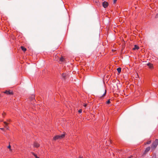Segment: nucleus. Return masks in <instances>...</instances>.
<instances>
[{"label": "nucleus", "instance_id": "f257e3e1", "mask_svg": "<svg viewBox=\"0 0 158 158\" xmlns=\"http://www.w3.org/2000/svg\"><path fill=\"white\" fill-rule=\"evenodd\" d=\"M158 144V140L156 139L155 141L152 143L151 148L152 149H154L157 146Z\"/></svg>", "mask_w": 158, "mask_h": 158}, {"label": "nucleus", "instance_id": "f03ea898", "mask_svg": "<svg viewBox=\"0 0 158 158\" xmlns=\"http://www.w3.org/2000/svg\"><path fill=\"white\" fill-rule=\"evenodd\" d=\"M65 136V135L63 134L61 135H58L55 136L53 138L54 140H56L58 139H61L63 138Z\"/></svg>", "mask_w": 158, "mask_h": 158}, {"label": "nucleus", "instance_id": "7ed1b4c3", "mask_svg": "<svg viewBox=\"0 0 158 158\" xmlns=\"http://www.w3.org/2000/svg\"><path fill=\"white\" fill-rule=\"evenodd\" d=\"M102 6L104 8H106L108 6V3L105 1L102 3Z\"/></svg>", "mask_w": 158, "mask_h": 158}, {"label": "nucleus", "instance_id": "20e7f679", "mask_svg": "<svg viewBox=\"0 0 158 158\" xmlns=\"http://www.w3.org/2000/svg\"><path fill=\"white\" fill-rule=\"evenodd\" d=\"M33 145L34 147L35 148H38L40 145V144L37 142H35Z\"/></svg>", "mask_w": 158, "mask_h": 158}, {"label": "nucleus", "instance_id": "39448f33", "mask_svg": "<svg viewBox=\"0 0 158 158\" xmlns=\"http://www.w3.org/2000/svg\"><path fill=\"white\" fill-rule=\"evenodd\" d=\"M4 93L7 95H11L13 94V92H12L8 91H5Z\"/></svg>", "mask_w": 158, "mask_h": 158}, {"label": "nucleus", "instance_id": "423d86ee", "mask_svg": "<svg viewBox=\"0 0 158 158\" xmlns=\"http://www.w3.org/2000/svg\"><path fill=\"white\" fill-rule=\"evenodd\" d=\"M150 149V147H147V148H146V149L145 150L144 153L145 154L147 153V152H148L149 151Z\"/></svg>", "mask_w": 158, "mask_h": 158}, {"label": "nucleus", "instance_id": "0eeeda50", "mask_svg": "<svg viewBox=\"0 0 158 158\" xmlns=\"http://www.w3.org/2000/svg\"><path fill=\"white\" fill-rule=\"evenodd\" d=\"M148 66L149 67V68L151 69H152L153 68V65L151 63H148L147 64Z\"/></svg>", "mask_w": 158, "mask_h": 158}, {"label": "nucleus", "instance_id": "6e6552de", "mask_svg": "<svg viewBox=\"0 0 158 158\" xmlns=\"http://www.w3.org/2000/svg\"><path fill=\"white\" fill-rule=\"evenodd\" d=\"M106 89H105L104 90V94H101L99 96L100 97H102L105 96L106 95Z\"/></svg>", "mask_w": 158, "mask_h": 158}, {"label": "nucleus", "instance_id": "1a4fd4ad", "mask_svg": "<svg viewBox=\"0 0 158 158\" xmlns=\"http://www.w3.org/2000/svg\"><path fill=\"white\" fill-rule=\"evenodd\" d=\"M4 123L5 124V127L6 128V129L7 130L9 129L8 127L7 126V123L6 122H4Z\"/></svg>", "mask_w": 158, "mask_h": 158}, {"label": "nucleus", "instance_id": "9d476101", "mask_svg": "<svg viewBox=\"0 0 158 158\" xmlns=\"http://www.w3.org/2000/svg\"><path fill=\"white\" fill-rule=\"evenodd\" d=\"M21 48L22 50L23 51L25 52L26 50V49L23 46H21Z\"/></svg>", "mask_w": 158, "mask_h": 158}, {"label": "nucleus", "instance_id": "9b49d317", "mask_svg": "<svg viewBox=\"0 0 158 158\" xmlns=\"http://www.w3.org/2000/svg\"><path fill=\"white\" fill-rule=\"evenodd\" d=\"M117 71L119 73H120L121 72V68L119 67V68H118L117 69Z\"/></svg>", "mask_w": 158, "mask_h": 158}, {"label": "nucleus", "instance_id": "f8f14e48", "mask_svg": "<svg viewBox=\"0 0 158 158\" xmlns=\"http://www.w3.org/2000/svg\"><path fill=\"white\" fill-rule=\"evenodd\" d=\"M139 48V47L138 46H137L136 45H135V46L134 48H133V49L135 50L136 49H138Z\"/></svg>", "mask_w": 158, "mask_h": 158}, {"label": "nucleus", "instance_id": "ddd939ff", "mask_svg": "<svg viewBox=\"0 0 158 158\" xmlns=\"http://www.w3.org/2000/svg\"><path fill=\"white\" fill-rule=\"evenodd\" d=\"M64 60V58L63 57H61L60 58L59 60L61 62L63 61Z\"/></svg>", "mask_w": 158, "mask_h": 158}, {"label": "nucleus", "instance_id": "4468645a", "mask_svg": "<svg viewBox=\"0 0 158 158\" xmlns=\"http://www.w3.org/2000/svg\"><path fill=\"white\" fill-rule=\"evenodd\" d=\"M31 153L35 157V158H39V157H38L36 154H34V153L33 152Z\"/></svg>", "mask_w": 158, "mask_h": 158}, {"label": "nucleus", "instance_id": "2eb2a0df", "mask_svg": "<svg viewBox=\"0 0 158 158\" xmlns=\"http://www.w3.org/2000/svg\"><path fill=\"white\" fill-rule=\"evenodd\" d=\"M151 143V141H149L147 142L146 144H149Z\"/></svg>", "mask_w": 158, "mask_h": 158}, {"label": "nucleus", "instance_id": "dca6fc26", "mask_svg": "<svg viewBox=\"0 0 158 158\" xmlns=\"http://www.w3.org/2000/svg\"><path fill=\"white\" fill-rule=\"evenodd\" d=\"M34 98V96L33 95H32L31 96V99L33 100Z\"/></svg>", "mask_w": 158, "mask_h": 158}, {"label": "nucleus", "instance_id": "f3484780", "mask_svg": "<svg viewBox=\"0 0 158 158\" xmlns=\"http://www.w3.org/2000/svg\"><path fill=\"white\" fill-rule=\"evenodd\" d=\"M110 100H108L107 102H106V103L107 104H110Z\"/></svg>", "mask_w": 158, "mask_h": 158}, {"label": "nucleus", "instance_id": "a211bd4d", "mask_svg": "<svg viewBox=\"0 0 158 158\" xmlns=\"http://www.w3.org/2000/svg\"><path fill=\"white\" fill-rule=\"evenodd\" d=\"M78 112H79V113H81V112H82V110H81V109H80V110H78Z\"/></svg>", "mask_w": 158, "mask_h": 158}, {"label": "nucleus", "instance_id": "6ab92c4d", "mask_svg": "<svg viewBox=\"0 0 158 158\" xmlns=\"http://www.w3.org/2000/svg\"><path fill=\"white\" fill-rule=\"evenodd\" d=\"M65 74L64 73H63L62 75V76L63 77H65Z\"/></svg>", "mask_w": 158, "mask_h": 158}, {"label": "nucleus", "instance_id": "aec40b11", "mask_svg": "<svg viewBox=\"0 0 158 158\" xmlns=\"http://www.w3.org/2000/svg\"><path fill=\"white\" fill-rule=\"evenodd\" d=\"M7 148L10 149V148H11V146H10V145H9L8 147H7Z\"/></svg>", "mask_w": 158, "mask_h": 158}, {"label": "nucleus", "instance_id": "412c9836", "mask_svg": "<svg viewBox=\"0 0 158 158\" xmlns=\"http://www.w3.org/2000/svg\"><path fill=\"white\" fill-rule=\"evenodd\" d=\"M86 106V104H84V106L85 107Z\"/></svg>", "mask_w": 158, "mask_h": 158}, {"label": "nucleus", "instance_id": "4be33fe9", "mask_svg": "<svg viewBox=\"0 0 158 158\" xmlns=\"http://www.w3.org/2000/svg\"><path fill=\"white\" fill-rule=\"evenodd\" d=\"M58 59V58H55V60H57Z\"/></svg>", "mask_w": 158, "mask_h": 158}, {"label": "nucleus", "instance_id": "5701e85b", "mask_svg": "<svg viewBox=\"0 0 158 158\" xmlns=\"http://www.w3.org/2000/svg\"><path fill=\"white\" fill-rule=\"evenodd\" d=\"M0 129L2 130H4V128H1Z\"/></svg>", "mask_w": 158, "mask_h": 158}, {"label": "nucleus", "instance_id": "b1692460", "mask_svg": "<svg viewBox=\"0 0 158 158\" xmlns=\"http://www.w3.org/2000/svg\"><path fill=\"white\" fill-rule=\"evenodd\" d=\"M4 114H5V113H4L2 114V115H4Z\"/></svg>", "mask_w": 158, "mask_h": 158}, {"label": "nucleus", "instance_id": "393cba45", "mask_svg": "<svg viewBox=\"0 0 158 158\" xmlns=\"http://www.w3.org/2000/svg\"><path fill=\"white\" fill-rule=\"evenodd\" d=\"M117 0H114V2H115V1H116Z\"/></svg>", "mask_w": 158, "mask_h": 158}, {"label": "nucleus", "instance_id": "a878e982", "mask_svg": "<svg viewBox=\"0 0 158 158\" xmlns=\"http://www.w3.org/2000/svg\"><path fill=\"white\" fill-rule=\"evenodd\" d=\"M129 158H130V157H129Z\"/></svg>", "mask_w": 158, "mask_h": 158}]
</instances>
